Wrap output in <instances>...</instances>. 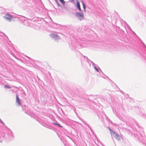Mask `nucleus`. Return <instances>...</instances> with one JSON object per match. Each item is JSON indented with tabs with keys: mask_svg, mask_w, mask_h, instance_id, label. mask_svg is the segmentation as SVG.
<instances>
[{
	"mask_svg": "<svg viewBox=\"0 0 146 146\" xmlns=\"http://www.w3.org/2000/svg\"><path fill=\"white\" fill-rule=\"evenodd\" d=\"M76 15L77 17L80 20L84 18V15L82 13H76Z\"/></svg>",
	"mask_w": 146,
	"mask_h": 146,
	"instance_id": "f257e3e1",
	"label": "nucleus"
},
{
	"mask_svg": "<svg viewBox=\"0 0 146 146\" xmlns=\"http://www.w3.org/2000/svg\"><path fill=\"white\" fill-rule=\"evenodd\" d=\"M4 17L6 20L9 21H11L12 18V16L8 13H7Z\"/></svg>",
	"mask_w": 146,
	"mask_h": 146,
	"instance_id": "f03ea898",
	"label": "nucleus"
},
{
	"mask_svg": "<svg viewBox=\"0 0 146 146\" xmlns=\"http://www.w3.org/2000/svg\"><path fill=\"white\" fill-rule=\"evenodd\" d=\"M16 102L18 103V105L19 106L21 104V102L20 101V100L19 97V96L17 94L16 95Z\"/></svg>",
	"mask_w": 146,
	"mask_h": 146,
	"instance_id": "7ed1b4c3",
	"label": "nucleus"
},
{
	"mask_svg": "<svg viewBox=\"0 0 146 146\" xmlns=\"http://www.w3.org/2000/svg\"><path fill=\"white\" fill-rule=\"evenodd\" d=\"M117 140L119 141L120 139V136L117 133L115 134L113 136Z\"/></svg>",
	"mask_w": 146,
	"mask_h": 146,
	"instance_id": "20e7f679",
	"label": "nucleus"
},
{
	"mask_svg": "<svg viewBox=\"0 0 146 146\" xmlns=\"http://www.w3.org/2000/svg\"><path fill=\"white\" fill-rule=\"evenodd\" d=\"M76 5L77 8L80 11H81V9L80 6V3L78 0L77 1Z\"/></svg>",
	"mask_w": 146,
	"mask_h": 146,
	"instance_id": "39448f33",
	"label": "nucleus"
},
{
	"mask_svg": "<svg viewBox=\"0 0 146 146\" xmlns=\"http://www.w3.org/2000/svg\"><path fill=\"white\" fill-rule=\"evenodd\" d=\"M109 130L110 131V133H111V134L113 135V136L116 134V133L114 132V131H113L112 130L110 129H109Z\"/></svg>",
	"mask_w": 146,
	"mask_h": 146,
	"instance_id": "423d86ee",
	"label": "nucleus"
},
{
	"mask_svg": "<svg viewBox=\"0 0 146 146\" xmlns=\"http://www.w3.org/2000/svg\"><path fill=\"white\" fill-rule=\"evenodd\" d=\"M82 6H83V9L84 10V12H86V6L84 4V3L83 2H82Z\"/></svg>",
	"mask_w": 146,
	"mask_h": 146,
	"instance_id": "0eeeda50",
	"label": "nucleus"
},
{
	"mask_svg": "<svg viewBox=\"0 0 146 146\" xmlns=\"http://www.w3.org/2000/svg\"><path fill=\"white\" fill-rule=\"evenodd\" d=\"M5 87L7 88H10L11 87L10 86H9L6 85L5 86Z\"/></svg>",
	"mask_w": 146,
	"mask_h": 146,
	"instance_id": "6e6552de",
	"label": "nucleus"
},
{
	"mask_svg": "<svg viewBox=\"0 0 146 146\" xmlns=\"http://www.w3.org/2000/svg\"><path fill=\"white\" fill-rule=\"evenodd\" d=\"M60 2L62 4H64V1L63 0H59Z\"/></svg>",
	"mask_w": 146,
	"mask_h": 146,
	"instance_id": "1a4fd4ad",
	"label": "nucleus"
},
{
	"mask_svg": "<svg viewBox=\"0 0 146 146\" xmlns=\"http://www.w3.org/2000/svg\"><path fill=\"white\" fill-rule=\"evenodd\" d=\"M94 68L95 69V70H96V71L97 72H99L98 69L96 67H94Z\"/></svg>",
	"mask_w": 146,
	"mask_h": 146,
	"instance_id": "9d476101",
	"label": "nucleus"
},
{
	"mask_svg": "<svg viewBox=\"0 0 146 146\" xmlns=\"http://www.w3.org/2000/svg\"><path fill=\"white\" fill-rule=\"evenodd\" d=\"M52 36H58V35H54V34H52Z\"/></svg>",
	"mask_w": 146,
	"mask_h": 146,
	"instance_id": "9b49d317",
	"label": "nucleus"
},
{
	"mask_svg": "<svg viewBox=\"0 0 146 146\" xmlns=\"http://www.w3.org/2000/svg\"><path fill=\"white\" fill-rule=\"evenodd\" d=\"M57 125H58L60 127H63L62 126L60 125L59 124H57Z\"/></svg>",
	"mask_w": 146,
	"mask_h": 146,
	"instance_id": "f8f14e48",
	"label": "nucleus"
},
{
	"mask_svg": "<svg viewBox=\"0 0 146 146\" xmlns=\"http://www.w3.org/2000/svg\"><path fill=\"white\" fill-rule=\"evenodd\" d=\"M54 124L55 125H57V124L58 123H54Z\"/></svg>",
	"mask_w": 146,
	"mask_h": 146,
	"instance_id": "ddd939ff",
	"label": "nucleus"
}]
</instances>
